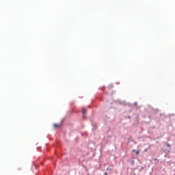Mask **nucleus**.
<instances>
[{
	"instance_id": "obj_1",
	"label": "nucleus",
	"mask_w": 175,
	"mask_h": 175,
	"mask_svg": "<svg viewBox=\"0 0 175 175\" xmlns=\"http://www.w3.org/2000/svg\"><path fill=\"white\" fill-rule=\"evenodd\" d=\"M53 126L55 129H58V128H60L61 125L60 124H54Z\"/></svg>"
},
{
	"instance_id": "obj_2",
	"label": "nucleus",
	"mask_w": 175,
	"mask_h": 175,
	"mask_svg": "<svg viewBox=\"0 0 175 175\" xmlns=\"http://www.w3.org/2000/svg\"><path fill=\"white\" fill-rule=\"evenodd\" d=\"M133 152H135L136 155H139V150H133Z\"/></svg>"
},
{
	"instance_id": "obj_3",
	"label": "nucleus",
	"mask_w": 175,
	"mask_h": 175,
	"mask_svg": "<svg viewBox=\"0 0 175 175\" xmlns=\"http://www.w3.org/2000/svg\"><path fill=\"white\" fill-rule=\"evenodd\" d=\"M87 111L85 109H83V115H86Z\"/></svg>"
},
{
	"instance_id": "obj_4",
	"label": "nucleus",
	"mask_w": 175,
	"mask_h": 175,
	"mask_svg": "<svg viewBox=\"0 0 175 175\" xmlns=\"http://www.w3.org/2000/svg\"><path fill=\"white\" fill-rule=\"evenodd\" d=\"M154 161H157V163H159V160H158L157 159H154Z\"/></svg>"
},
{
	"instance_id": "obj_5",
	"label": "nucleus",
	"mask_w": 175,
	"mask_h": 175,
	"mask_svg": "<svg viewBox=\"0 0 175 175\" xmlns=\"http://www.w3.org/2000/svg\"><path fill=\"white\" fill-rule=\"evenodd\" d=\"M167 146L170 147V144H167Z\"/></svg>"
},
{
	"instance_id": "obj_6",
	"label": "nucleus",
	"mask_w": 175,
	"mask_h": 175,
	"mask_svg": "<svg viewBox=\"0 0 175 175\" xmlns=\"http://www.w3.org/2000/svg\"><path fill=\"white\" fill-rule=\"evenodd\" d=\"M105 175H107V172H105Z\"/></svg>"
}]
</instances>
